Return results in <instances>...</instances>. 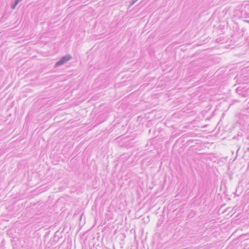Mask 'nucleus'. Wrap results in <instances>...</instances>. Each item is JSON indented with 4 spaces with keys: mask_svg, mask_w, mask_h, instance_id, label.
<instances>
[{
    "mask_svg": "<svg viewBox=\"0 0 249 249\" xmlns=\"http://www.w3.org/2000/svg\"><path fill=\"white\" fill-rule=\"evenodd\" d=\"M72 58V56L70 54H67L62 57L54 65V67H60L62 65L66 64L68 61Z\"/></svg>",
    "mask_w": 249,
    "mask_h": 249,
    "instance_id": "obj_1",
    "label": "nucleus"
},
{
    "mask_svg": "<svg viewBox=\"0 0 249 249\" xmlns=\"http://www.w3.org/2000/svg\"><path fill=\"white\" fill-rule=\"evenodd\" d=\"M18 4L17 3H16V2L15 1L12 4H11V9H15V8L16 7L17 5H18Z\"/></svg>",
    "mask_w": 249,
    "mask_h": 249,
    "instance_id": "obj_2",
    "label": "nucleus"
},
{
    "mask_svg": "<svg viewBox=\"0 0 249 249\" xmlns=\"http://www.w3.org/2000/svg\"><path fill=\"white\" fill-rule=\"evenodd\" d=\"M55 243H56V241L54 240V238H52V239H50L49 243L48 244V245H49V244H50L51 245H53L54 244H55Z\"/></svg>",
    "mask_w": 249,
    "mask_h": 249,
    "instance_id": "obj_3",
    "label": "nucleus"
},
{
    "mask_svg": "<svg viewBox=\"0 0 249 249\" xmlns=\"http://www.w3.org/2000/svg\"><path fill=\"white\" fill-rule=\"evenodd\" d=\"M22 0H15V1L16 2V3H17L18 4L20 1H21Z\"/></svg>",
    "mask_w": 249,
    "mask_h": 249,
    "instance_id": "obj_4",
    "label": "nucleus"
},
{
    "mask_svg": "<svg viewBox=\"0 0 249 249\" xmlns=\"http://www.w3.org/2000/svg\"><path fill=\"white\" fill-rule=\"evenodd\" d=\"M239 88H238L237 89H236V90L238 91L239 90Z\"/></svg>",
    "mask_w": 249,
    "mask_h": 249,
    "instance_id": "obj_5",
    "label": "nucleus"
},
{
    "mask_svg": "<svg viewBox=\"0 0 249 249\" xmlns=\"http://www.w3.org/2000/svg\"><path fill=\"white\" fill-rule=\"evenodd\" d=\"M246 22L249 23V20H246Z\"/></svg>",
    "mask_w": 249,
    "mask_h": 249,
    "instance_id": "obj_6",
    "label": "nucleus"
}]
</instances>
